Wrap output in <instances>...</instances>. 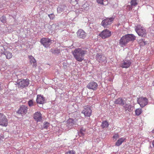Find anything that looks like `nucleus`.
<instances>
[{
  "label": "nucleus",
  "instance_id": "nucleus-1",
  "mask_svg": "<svg viewBox=\"0 0 154 154\" xmlns=\"http://www.w3.org/2000/svg\"><path fill=\"white\" fill-rule=\"evenodd\" d=\"M87 51L82 48H75L72 52V54L74 58L79 62H82L84 58V56Z\"/></svg>",
  "mask_w": 154,
  "mask_h": 154
},
{
  "label": "nucleus",
  "instance_id": "nucleus-2",
  "mask_svg": "<svg viewBox=\"0 0 154 154\" xmlns=\"http://www.w3.org/2000/svg\"><path fill=\"white\" fill-rule=\"evenodd\" d=\"M135 30L138 35L142 37H145L146 35V31L143 27L140 25L137 26Z\"/></svg>",
  "mask_w": 154,
  "mask_h": 154
},
{
  "label": "nucleus",
  "instance_id": "nucleus-3",
  "mask_svg": "<svg viewBox=\"0 0 154 154\" xmlns=\"http://www.w3.org/2000/svg\"><path fill=\"white\" fill-rule=\"evenodd\" d=\"M40 42L45 47L47 48L52 43V40L48 38H43L40 39Z\"/></svg>",
  "mask_w": 154,
  "mask_h": 154
},
{
  "label": "nucleus",
  "instance_id": "nucleus-4",
  "mask_svg": "<svg viewBox=\"0 0 154 154\" xmlns=\"http://www.w3.org/2000/svg\"><path fill=\"white\" fill-rule=\"evenodd\" d=\"M8 124V120L6 116L3 114L0 113V125L7 126Z\"/></svg>",
  "mask_w": 154,
  "mask_h": 154
},
{
  "label": "nucleus",
  "instance_id": "nucleus-5",
  "mask_svg": "<svg viewBox=\"0 0 154 154\" xmlns=\"http://www.w3.org/2000/svg\"><path fill=\"white\" fill-rule=\"evenodd\" d=\"M92 111L89 106H85L84 107V109L82 113L84 114L85 116L90 117Z\"/></svg>",
  "mask_w": 154,
  "mask_h": 154
},
{
  "label": "nucleus",
  "instance_id": "nucleus-6",
  "mask_svg": "<svg viewBox=\"0 0 154 154\" xmlns=\"http://www.w3.org/2000/svg\"><path fill=\"white\" fill-rule=\"evenodd\" d=\"M29 84V80L28 79H26L21 80L17 83V85L18 87L23 88L27 86Z\"/></svg>",
  "mask_w": 154,
  "mask_h": 154
},
{
  "label": "nucleus",
  "instance_id": "nucleus-7",
  "mask_svg": "<svg viewBox=\"0 0 154 154\" xmlns=\"http://www.w3.org/2000/svg\"><path fill=\"white\" fill-rule=\"evenodd\" d=\"M111 35V32L107 29L103 30L99 35L103 39H105L110 37Z\"/></svg>",
  "mask_w": 154,
  "mask_h": 154
},
{
  "label": "nucleus",
  "instance_id": "nucleus-8",
  "mask_svg": "<svg viewBox=\"0 0 154 154\" xmlns=\"http://www.w3.org/2000/svg\"><path fill=\"white\" fill-rule=\"evenodd\" d=\"M137 102L140 106L143 107L147 104L148 100L146 97H142L138 98Z\"/></svg>",
  "mask_w": 154,
  "mask_h": 154
},
{
  "label": "nucleus",
  "instance_id": "nucleus-9",
  "mask_svg": "<svg viewBox=\"0 0 154 154\" xmlns=\"http://www.w3.org/2000/svg\"><path fill=\"white\" fill-rule=\"evenodd\" d=\"M114 19V18L112 17L107 18L102 21L101 23L102 25L105 28L108 25L111 24V22Z\"/></svg>",
  "mask_w": 154,
  "mask_h": 154
},
{
  "label": "nucleus",
  "instance_id": "nucleus-10",
  "mask_svg": "<svg viewBox=\"0 0 154 154\" xmlns=\"http://www.w3.org/2000/svg\"><path fill=\"white\" fill-rule=\"evenodd\" d=\"M96 59L99 63H102L106 61V57L102 54L97 53L96 56Z\"/></svg>",
  "mask_w": 154,
  "mask_h": 154
},
{
  "label": "nucleus",
  "instance_id": "nucleus-11",
  "mask_svg": "<svg viewBox=\"0 0 154 154\" xmlns=\"http://www.w3.org/2000/svg\"><path fill=\"white\" fill-rule=\"evenodd\" d=\"M98 86V85L96 82L92 81L87 85V87L90 89L95 90L97 89Z\"/></svg>",
  "mask_w": 154,
  "mask_h": 154
},
{
  "label": "nucleus",
  "instance_id": "nucleus-12",
  "mask_svg": "<svg viewBox=\"0 0 154 154\" xmlns=\"http://www.w3.org/2000/svg\"><path fill=\"white\" fill-rule=\"evenodd\" d=\"M77 37L80 38L84 39L86 37V33L82 29H79L76 32Z\"/></svg>",
  "mask_w": 154,
  "mask_h": 154
},
{
  "label": "nucleus",
  "instance_id": "nucleus-13",
  "mask_svg": "<svg viewBox=\"0 0 154 154\" xmlns=\"http://www.w3.org/2000/svg\"><path fill=\"white\" fill-rule=\"evenodd\" d=\"M131 64V62L129 60L124 59L121 64V67L122 68H128Z\"/></svg>",
  "mask_w": 154,
  "mask_h": 154
},
{
  "label": "nucleus",
  "instance_id": "nucleus-14",
  "mask_svg": "<svg viewBox=\"0 0 154 154\" xmlns=\"http://www.w3.org/2000/svg\"><path fill=\"white\" fill-rule=\"evenodd\" d=\"M27 107L25 106L22 105L20 107L19 109L17 111V113L21 114H25L27 113Z\"/></svg>",
  "mask_w": 154,
  "mask_h": 154
},
{
  "label": "nucleus",
  "instance_id": "nucleus-15",
  "mask_svg": "<svg viewBox=\"0 0 154 154\" xmlns=\"http://www.w3.org/2000/svg\"><path fill=\"white\" fill-rule=\"evenodd\" d=\"M128 42L127 39L126 35L123 36L120 39L119 41V44L122 46L125 45Z\"/></svg>",
  "mask_w": 154,
  "mask_h": 154
},
{
  "label": "nucleus",
  "instance_id": "nucleus-16",
  "mask_svg": "<svg viewBox=\"0 0 154 154\" xmlns=\"http://www.w3.org/2000/svg\"><path fill=\"white\" fill-rule=\"evenodd\" d=\"M126 99L125 98L120 97L116 100L115 101V103L116 104H119L121 105H123L125 103Z\"/></svg>",
  "mask_w": 154,
  "mask_h": 154
},
{
  "label": "nucleus",
  "instance_id": "nucleus-17",
  "mask_svg": "<svg viewBox=\"0 0 154 154\" xmlns=\"http://www.w3.org/2000/svg\"><path fill=\"white\" fill-rule=\"evenodd\" d=\"M33 118L37 122H40L42 120V114L39 112H36L34 115Z\"/></svg>",
  "mask_w": 154,
  "mask_h": 154
},
{
  "label": "nucleus",
  "instance_id": "nucleus-18",
  "mask_svg": "<svg viewBox=\"0 0 154 154\" xmlns=\"http://www.w3.org/2000/svg\"><path fill=\"white\" fill-rule=\"evenodd\" d=\"M29 58L30 62L33 67H36L37 66L36 61L34 58L31 55L29 56Z\"/></svg>",
  "mask_w": 154,
  "mask_h": 154
},
{
  "label": "nucleus",
  "instance_id": "nucleus-19",
  "mask_svg": "<svg viewBox=\"0 0 154 154\" xmlns=\"http://www.w3.org/2000/svg\"><path fill=\"white\" fill-rule=\"evenodd\" d=\"M74 120L71 118H69L67 121L66 126L68 127V128L70 129L72 128V126L74 125Z\"/></svg>",
  "mask_w": 154,
  "mask_h": 154
},
{
  "label": "nucleus",
  "instance_id": "nucleus-20",
  "mask_svg": "<svg viewBox=\"0 0 154 154\" xmlns=\"http://www.w3.org/2000/svg\"><path fill=\"white\" fill-rule=\"evenodd\" d=\"M36 101L38 103L43 104L45 102V99L44 97H37Z\"/></svg>",
  "mask_w": 154,
  "mask_h": 154
},
{
  "label": "nucleus",
  "instance_id": "nucleus-21",
  "mask_svg": "<svg viewBox=\"0 0 154 154\" xmlns=\"http://www.w3.org/2000/svg\"><path fill=\"white\" fill-rule=\"evenodd\" d=\"M126 37L128 42L133 41L136 39V37L132 34H127L126 35Z\"/></svg>",
  "mask_w": 154,
  "mask_h": 154
},
{
  "label": "nucleus",
  "instance_id": "nucleus-22",
  "mask_svg": "<svg viewBox=\"0 0 154 154\" xmlns=\"http://www.w3.org/2000/svg\"><path fill=\"white\" fill-rule=\"evenodd\" d=\"M2 54L5 55L7 59H9L12 57V55L11 53L9 51H5L2 53Z\"/></svg>",
  "mask_w": 154,
  "mask_h": 154
},
{
  "label": "nucleus",
  "instance_id": "nucleus-23",
  "mask_svg": "<svg viewBox=\"0 0 154 154\" xmlns=\"http://www.w3.org/2000/svg\"><path fill=\"white\" fill-rule=\"evenodd\" d=\"M125 140V138H121L119 139L116 143L115 145L119 146Z\"/></svg>",
  "mask_w": 154,
  "mask_h": 154
},
{
  "label": "nucleus",
  "instance_id": "nucleus-24",
  "mask_svg": "<svg viewBox=\"0 0 154 154\" xmlns=\"http://www.w3.org/2000/svg\"><path fill=\"white\" fill-rule=\"evenodd\" d=\"M66 8V7L64 5H60L57 8L58 13H61Z\"/></svg>",
  "mask_w": 154,
  "mask_h": 154
},
{
  "label": "nucleus",
  "instance_id": "nucleus-25",
  "mask_svg": "<svg viewBox=\"0 0 154 154\" xmlns=\"http://www.w3.org/2000/svg\"><path fill=\"white\" fill-rule=\"evenodd\" d=\"M124 107L126 109V111L127 110L129 112H131L133 109V106L130 105H128L127 104L124 106Z\"/></svg>",
  "mask_w": 154,
  "mask_h": 154
},
{
  "label": "nucleus",
  "instance_id": "nucleus-26",
  "mask_svg": "<svg viewBox=\"0 0 154 154\" xmlns=\"http://www.w3.org/2000/svg\"><path fill=\"white\" fill-rule=\"evenodd\" d=\"M86 133V129L83 128H81L80 130V132L79 133V136H84Z\"/></svg>",
  "mask_w": 154,
  "mask_h": 154
},
{
  "label": "nucleus",
  "instance_id": "nucleus-27",
  "mask_svg": "<svg viewBox=\"0 0 154 154\" xmlns=\"http://www.w3.org/2000/svg\"><path fill=\"white\" fill-rule=\"evenodd\" d=\"M109 125L108 122L106 121H104L102 122L101 126L103 128H104L108 127Z\"/></svg>",
  "mask_w": 154,
  "mask_h": 154
},
{
  "label": "nucleus",
  "instance_id": "nucleus-28",
  "mask_svg": "<svg viewBox=\"0 0 154 154\" xmlns=\"http://www.w3.org/2000/svg\"><path fill=\"white\" fill-rule=\"evenodd\" d=\"M137 0H131L130 2L131 6H136L138 4L137 2Z\"/></svg>",
  "mask_w": 154,
  "mask_h": 154
},
{
  "label": "nucleus",
  "instance_id": "nucleus-29",
  "mask_svg": "<svg viewBox=\"0 0 154 154\" xmlns=\"http://www.w3.org/2000/svg\"><path fill=\"white\" fill-rule=\"evenodd\" d=\"M142 110L141 109H137L135 111V114L137 116L140 115L142 113Z\"/></svg>",
  "mask_w": 154,
  "mask_h": 154
},
{
  "label": "nucleus",
  "instance_id": "nucleus-30",
  "mask_svg": "<svg viewBox=\"0 0 154 154\" xmlns=\"http://www.w3.org/2000/svg\"><path fill=\"white\" fill-rule=\"evenodd\" d=\"M97 2L99 3L100 4L102 5H107V3H104L103 2H107V0H97Z\"/></svg>",
  "mask_w": 154,
  "mask_h": 154
},
{
  "label": "nucleus",
  "instance_id": "nucleus-31",
  "mask_svg": "<svg viewBox=\"0 0 154 154\" xmlns=\"http://www.w3.org/2000/svg\"><path fill=\"white\" fill-rule=\"evenodd\" d=\"M0 21L3 23H5L6 22V17L5 16H2L0 18Z\"/></svg>",
  "mask_w": 154,
  "mask_h": 154
},
{
  "label": "nucleus",
  "instance_id": "nucleus-32",
  "mask_svg": "<svg viewBox=\"0 0 154 154\" xmlns=\"http://www.w3.org/2000/svg\"><path fill=\"white\" fill-rule=\"evenodd\" d=\"M49 123L47 122H45L43 125V127L44 128L47 129L48 128L49 126Z\"/></svg>",
  "mask_w": 154,
  "mask_h": 154
},
{
  "label": "nucleus",
  "instance_id": "nucleus-33",
  "mask_svg": "<svg viewBox=\"0 0 154 154\" xmlns=\"http://www.w3.org/2000/svg\"><path fill=\"white\" fill-rule=\"evenodd\" d=\"M48 16L51 20H53L55 17L54 15L53 14H48Z\"/></svg>",
  "mask_w": 154,
  "mask_h": 154
},
{
  "label": "nucleus",
  "instance_id": "nucleus-34",
  "mask_svg": "<svg viewBox=\"0 0 154 154\" xmlns=\"http://www.w3.org/2000/svg\"><path fill=\"white\" fill-rule=\"evenodd\" d=\"M65 154H75V152L73 150H70L67 152Z\"/></svg>",
  "mask_w": 154,
  "mask_h": 154
},
{
  "label": "nucleus",
  "instance_id": "nucleus-35",
  "mask_svg": "<svg viewBox=\"0 0 154 154\" xmlns=\"http://www.w3.org/2000/svg\"><path fill=\"white\" fill-rule=\"evenodd\" d=\"M119 137V135L118 134H116L114 135L113 136V138L114 139H115V140H116V139Z\"/></svg>",
  "mask_w": 154,
  "mask_h": 154
},
{
  "label": "nucleus",
  "instance_id": "nucleus-36",
  "mask_svg": "<svg viewBox=\"0 0 154 154\" xmlns=\"http://www.w3.org/2000/svg\"><path fill=\"white\" fill-rule=\"evenodd\" d=\"M28 104L29 106H31L33 105V102L32 100H30L28 102Z\"/></svg>",
  "mask_w": 154,
  "mask_h": 154
},
{
  "label": "nucleus",
  "instance_id": "nucleus-37",
  "mask_svg": "<svg viewBox=\"0 0 154 154\" xmlns=\"http://www.w3.org/2000/svg\"><path fill=\"white\" fill-rule=\"evenodd\" d=\"M4 139V136L2 134L0 135V143L3 141V139Z\"/></svg>",
  "mask_w": 154,
  "mask_h": 154
},
{
  "label": "nucleus",
  "instance_id": "nucleus-38",
  "mask_svg": "<svg viewBox=\"0 0 154 154\" xmlns=\"http://www.w3.org/2000/svg\"><path fill=\"white\" fill-rule=\"evenodd\" d=\"M133 6H131V5H128L127 6V8H128V9L129 10H131L132 9V7Z\"/></svg>",
  "mask_w": 154,
  "mask_h": 154
},
{
  "label": "nucleus",
  "instance_id": "nucleus-39",
  "mask_svg": "<svg viewBox=\"0 0 154 154\" xmlns=\"http://www.w3.org/2000/svg\"><path fill=\"white\" fill-rule=\"evenodd\" d=\"M3 88V85L2 84H0V91Z\"/></svg>",
  "mask_w": 154,
  "mask_h": 154
},
{
  "label": "nucleus",
  "instance_id": "nucleus-40",
  "mask_svg": "<svg viewBox=\"0 0 154 154\" xmlns=\"http://www.w3.org/2000/svg\"><path fill=\"white\" fill-rule=\"evenodd\" d=\"M152 145L153 147H154V140H153L152 143Z\"/></svg>",
  "mask_w": 154,
  "mask_h": 154
},
{
  "label": "nucleus",
  "instance_id": "nucleus-41",
  "mask_svg": "<svg viewBox=\"0 0 154 154\" xmlns=\"http://www.w3.org/2000/svg\"><path fill=\"white\" fill-rule=\"evenodd\" d=\"M152 133L154 134V129L152 131Z\"/></svg>",
  "mask_w": 154,
  "mask_h": 154
},
{
  "label": "nucleus",
  "instance_id": "nucleus-42",
  "mask_svg": "<svg viewBox=\"0 0 154 154\" xmlns=\"http://www.w3.org/2000/svg\"><path fill=\"white\" fill-rule=\"evenodd\" d=\"M107 2H103L104 3H107V4H108V2L107 1Z\"/></svg>",
  "mask_w": 154,
  "mask_h": 154
},
{
  "label": "nucleus",
  "instance_id": "nucleus-43",
  "mask_svg": "<svg viewBox=\"0 0 154 154\" xmlns=\"http://www.w3.org/2000/svg\"><path fill=\"white\" fill-rule=\"evenodd\" d=\"M152 84L154 86V81L153 82Z\"/></svg>",
  "mask_w": 154,
  "mask_h": 154
},
{
  "label": "nucleus",
  "instance_id": "nucleus-44",
  "mask_svg": "<svg viewBox=\"0 0 154 154\" xmlns=\"http://www.w3.org/2000/svg\"><path fill=\"white\" fill-rule=\"evenodd\" d=\"M37 97H38V96H42L41 95H38L37 96Z\"/></svg>",
  "mask_w": 154,
  "mask_h": 154
}]
</instances>
